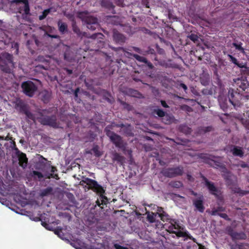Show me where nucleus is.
I'll list each match as a JSON object with an SVG mask.
<instances>
[{
    "label": "nucleus",
    "mask_w": 249,
    "mask_h": 249,
    "mask_svg": "<svg viewBox=\"0 0 249 249\" xmlns=\"http://www.w3.org/2000/svg\"><path fill=\"white\" fill-rule=\"evenodd\" d=\"M113 50L116 52H118L119 51H121L123 52L126 53L128 55L132 56L135 59H136L137 61L140 62H143L144 63V62H147V59L143 56H141L138 54L132 53H131L125 51V49L123 47H118V48H115L114 47L113 48Z\"/></svg>",
    "instance_id": "4468645a"
},
{
    "label": "nucleus",
    "mask_w": 249,
    "mask_h": 249,
    "mask_svg": "<svg viewBox=\"0 0 249 249\" xmlns=\"http://www.w3.org/2000/svg\"><path fill=\"white\" fill-rule=\"evenodd\" d=\"M133 50L135 51L136 52L141 54L142 55H143L144 53V49L142 50L140 48L137 47H132Z\"/></svg>",
    "instance_id": "864d4df0"
},
{
    "label": "nucleus",
    "mask_w": 249,
    "mask_h": 249,
    "mask_svg": "<svg viewBox=\"0 0 249 249\" xmlns=\"http://www.w3.org/2000/svg\"><path fill=\"white\" fill-rule=\"evenodd\" d=\"M144 53L143 55H147L148 54H154L155 53V51L154 49L151 48L150 47H148L146 50L144 49Z\"/></svg>",
    "instance_id": "de8ad7c7"
},
{
    "label": "nucleus",
    "mask_w": 249,
    "mask_h": 249,
    "mask_svg": "<svg viewBox=\"0 0 249 249\" xmlns=\"http://www.w3.org/2000/svg\"><path fill=\"white\" fill-rule=\"evenodd\" d=\"M161 105L162 106L165 108L169 107V106L167 104L166 102L164 100L160 101Z\"/></svg>",
    "instance_id": "052dcab7"
},
{
    "label": "nucleus",
    "mask_w": 249,
    "mask_h": 249,
    "mask_svg": "<svg viewBox=\"0 0 249 249\" xmlns=\"http://www.w3.org/2000/svg\"><path fill=\"white\" fill-rule=\"evenodd\" d=\"M228 56L230 59V61L232 63L237 66L238 67H241V65H242L243 63H240L237 61V59L235 57H233L232 55L231 54H228Z\"/></svg>",
    "instance_id": "58836bf2"
},
{
    "label": "nucleus",
    "mask_w": 249,
    "mask_h": 249,
    "mask_svg": "<svg viewBox=\"0 0 249 249\" xmlns=\"http://www.w3.org/2000/svg\"><path fill=\"white\" fill-rule=\"evenodd\" d=\"M121 104L124 106V107L125 108H126L127 110H130L131 109V106L125 103V102L124 101H121Z\"/></svg>",
    "instance_id": "6e6d98bb"
},
{
    "label": "nucleus",
    "mask_w": 249,
    "mask_h": 249,
    "mask_svg": "<svg viewBox=\"0 0 249 249\" xmlns=\"http://www.w3.org/2000/svg\"><path fill=\"white\" fill-rule=\"evenodd\" d=\"M100 4L102 7L107 9L109 10H112V13L115 14L114 10L115 6L110 1V0H100Z\"/></svg>",
    "instance_id": "412c9836"
},
{
    "label": "nucleus",
    "mask_w": 249,
    "mask_h": 249,
    "mask_svg": "<svg viewBox=\"0 0 249 249\" xmlns=\"http://www.w3.org/2000/svg\"><path fill=\"white\" fill-rule=\"evenodd\" d=\"M157 217H159V212L156 213H152L151 214H148L147 216V220L150 223L155 222Z\"/></svg>",
    "instance_id": "c85d7f7f"
},
{
    "label": "nucleus",
    "mask_w": 249,
    "mask_h": 249,
    "mask_svg": "<svg viewBox=\"0 0 249 249\" xmlns=\"http://www.w3.org/2000/svg\"><path fill=\"white\" fill-rule=\"evenodd\" d=\"M23 113L25 114L27 118L33 121L35 120V115L28 110V108H27Z\"/></svg>",
    "instance_id": "ea45409f"
},
{
    "label": "nucleus",
    "mask_w": 249,
    "mask_h": 249,
    "mask_svg": "<svg viewBox=\"0 0 249 249\" xmlns=\"http://www.w3.org/2000/svg\"><path fill=\"white\" fill-rule=\"evenodd\" d=\"M171 221L172 222L170 223L168 227L169 232L175 233L178 237H188L194 242L195 241V238L189 235L187 231H182L183 227L180 225L178 220L174 219Z\"/></svg>",
    "instance_id": "7ed1b4c3"
},
{
    "label": "nucleus",
    "mask_w": 249,
    "mask_h": 249,
    "mask_svg": "<svg viewBox=\"0 0 249 249\" xmlns=\"http://www.w3.org/2000/svg\"><path fill=\"white\" fill-rule=\"evenodd\" d=\"M112 156L113 161H117L118 163H119L121 165L124 164L125 160V158L123 156L116 152H114L112 154Z\"/></svg>",
    "instance_id": "5701e85b"
},
{
    "label": "nucleus",
    "mask_w": 249,
    "mask_h": 249,
    "mask_svg": "<svg viewBox=\"0 0 249 249\" xmlns=\"http://www.w3.org/2000/svg\"><path fill=\"white\" fill-rule=\"evenodd\" d=\"M171 185L176 188H179L182 186V183L179 181H173L171 182Z\"/></svg>",
    "instance_id": "a18cd8bd"
},
{
    "label": "nucleus",
    "mask_w": 249,
    "mask_h": 249,
    "mask_svg": "<svg viewBox=\"0 0 249 249\" xmlns=\"http://www.w3.org/2000/svg\"><path fill=\"white\" fill-rule=\"evenodd\" d=\"M54 233L60 237L61 234L62 233V229L61 227H58L56 229L53 230Z\"/></svg>",
    "instance_id": "3c124183"
},
{
    "label": "nucleus",
    "mask_w": 249,
    "mask_h": 249,
    "mask_svg": "<svg viewBox=\"0 0 249 249\" xmlns=\"http://www.w3.org/2000/svg\"><path fill=\"white\" fill-rule=\"evenodd\" d=\"M239 68H241V73L245 76V77H246V76H249V68L243 64Z\"/></svg>",
    "instance_id": "f704fd0d"
},
{
    "label": "nucleus",
    "mask_w": 249,
    "mask_h": 249,
    "mask_svg": "<svg viewBox=\"0 0 249 249\" xmlns=\"http://www.w3.org/2000/svg\"><path fill=\"white\" fill-rule=\"evenodd\" d=\"M200 157L204 160H208L206 162L209 164L211 166L215 168H218L222 167V164L221 162L213 160H210L206 155L201 156Z\"/></svg>",
    "instance_id": "4be33fe9"
},
{
    "label": "nucleus",
    "mask_w": 249,
    "mask_h": 249,
    "mask_svg": "<svg viewBox=\"0 0 249 249\" xmlns=\"http://www.w3.org/2000/svg\"><path fill=\"white\" fill-rule=\"evenodd\" d=\"M77 17L85 22L88 29L92 31L95 30L98 26L97 18L91 16L87 11L78 12Z\"/></svg>",
    "instance_id": "39448f33"
},
{
    "label": "nucleus",
    "mask_w": 249,
    "mask_h": 249,
    "mask_svg": "<svg viewBox=\"0 0 249 249\" xmlns=\"http://www.w3.org/2000/svg\"><path fill=\"white\" fill-rule=\"evenodd\" d=\"M15 104V108L20 112L23 113L28 108L27 105L23 100L20 99H17Z\"/></svg>",
    "instance_id": "f3484780"
},
{
    "label": "nucleus",
    "mask_w": 249,
    "mask_h": 249,
    "mask_svg": "<svg viewBox=\"0 0 249 249\" xmlns=\"http://www.w3.org/2000/svg\"><path fill=\"white\" fill-rule=\"evenodd\" d=\"M115 3L118 6L124 7V0H115Z\"/></svg>",
    "instance_id": "4d7b16f0"
},
{
    "label": "nucleus",
    "mask_w": 249,
    "mask_h": 249,
    "mask_svg": "<svg viewBox=\"0 0 249 249\" xmlns=\"http://www.w3.org/2000/svg\"><path fill=\"white\" fill-rule=\"evenodd\" d=\"M103 36H104L102 33H95V34H93V35H92L90 36V38L93 39L94 42H96V39L97 38H102ZM97 42H98L97 40Z\"/></svg>",
    "instance_id": "37998d69"
},
{
    "label": "nucleus",
    "mask_w": 249,
    "mask_h": 249,
    "mask_svg": "<svg viewBox=\"0 0 249 249\" xmlns=\"http://www.w3.org/2000/svg\"><path fill=\"white\" fill-rule=\"evenodd\" d=\"M14 68L13 55L8 53H2L0 55V69L4 72L10 73Z\"/></svg>",
    "instance_id": "20e7f679"
},
{
    "label": "nucleus",
    "mask_w": 249,
    "mask_h": 249,
    "mask_svg": "<svg viewBox=\"0 0 249 249\" xmlns=\"http://www.w3.org/2000/svg\"><path fill=\"white\" fill-rule=\"evenodd\" d=\"M153 113L157 114L159 117L163 118L165 116V112L161 109H155Z\"/></svg>",
    "instance_id": "4c0bfd02"
},
{
    "label": "nucleus",
    "mask_w": 249,
    "mask_h": 249,
    "mask_svg": "<svg viewBox=\"0 0 249 249\" xmlns=\"http://www.w3.org/2000/svg\"><path fill=\"white\" fill-rule=\"evenodd\" d=\"M231 151L234 156H238L242 158L244 156V152L242 148L240 147L234 146L233 148L231 150Z\"/></svg>",
    "instance_id": "b1692460"
},
{
    "label": "nucleus",
    "mask_w": 249,
    "mask_h": 249,
    "mask_svg": "<svg viewBox=\"0 0 249 249\" xmlns=\"http://www.w3.org/2000/svg\"><path fill=\"white\" fill-rule=\"evenodd\" d=\"M64 59L69 62H71L73 59L72 57L70 56V52L69 51H66L64 53Z\"/></svg>",
    "instance_id": "8fccbe9b"
},
{
    "label": "nucleus",
    "mask_w": 249,
    "mask_h": 249,
    "mask_svg": "<svg viewBox=\"0 0 249 249\" xmlns=\"http://www.w3.org/2000/svg\"><path fill=\"white\" fill-rule=\"evenodd\" d=\"M142 4L146 8L149 7V2L148 1V0H142Z\"/></svg>",
    "instance_id": "bf43d9fd"
},
{
    "label": "nucleus",
    "mask_w": 249,
    "mask_h": 249,
    "mask_svg": "<svg viewBox=\"0 0 249 249\" xmlns=\"http://www.w3.org/2000/svg\"><path fill=\"white\" fill-rule=\"evenodd\" d=\"M107 20L114 25H118L119 23V18L117 16H108Z\"/></svg>",
    "instance_id": "2f4dec72"
},
{
    "label": "nucleus",
    "mask_w": 249,
    "mask_h": 249,
    "mask_svg": "<svg viewBox=\"0 0 249 249\" xmlns=\"http://www.w3.org/2000/svg\"><path fill=\"white\" fill-rule=\"evenodd\" d=\"M160 173L164 177L173 178L183 175V168L181 166L163 169Z\"/></svg>",
    "instance_id": "1a4fd4ad"
},
{
    "label": "nucleus",
    "mask_w": 249,
    "mask_h": 249,
    "mask_svg": "<svg viewBox=\"0 0 249 249\" xmlns=\"http://www.w3.org/2000/svg\"><path fill=\"white\" fill-rule=\"evenodd\" d=\"M187 179H188V180L191 181H193L194 179V178L192 177V176L189 174H188L187 175Z\"/></svg>",
    "instance_id": "774afa93"
},
{
    "label": "nucleus",
    "mask_w": 249,
    "mask_h": 249,
    "mask_svg": "<svg viewBox=\"0 0 249 249\" xmlns=\"http://www.w3.org/2000/svg\"><path fill=\"white\" fill-rule=\"evenodd\" d=\"M218 216H219L221 218H223V219H224L225 220H226L227 221H231V219L230 218H229L228 215L225 213H220L218 214Z\"/></svg>",
    "instance_id": "603ef678"
},
{
    "label": "nucleus",
    "mask_w": 249,
    "mask_h": 249,
    "mask_svg": "<svg viewBox=\"0 0 249 249\" xmlns=\"http://www.w3.org/2000/svg\"><path fill=\"white\" fill-rule=\"evenodd\" d=\"M58 29L60 33L63 34L68 30V25L66 23L62 22L60 20L58 21Z\"/></svg>",
    "instance_id": "bb28decb"
},
{
    "label": "nucleus",
    "mask_w": 249,
    "mask_h": 249,
    "mask_svg": "<svg viewBox=\"0 0 249 249\" xmlns=\"http://www.w3.org/2000/svg\"><path fill=\"white\" fill-rule=\"evenodd\" d=\"M226 232L229 235L233 240H244L247 238L246 234L243 232H236L234 231L232 227L229 226L226 229Z\"/></svg>",
    "instance_id": "9b49d317"
},
{
    "label": "nucleus",
    "mask_w": 249,
    "mask_h": 249,
    "mask_svg": "<svg viewBox=\"0 0 249 249\" xmlns=\"http://www.w3.org/2000/svg\"><path fill=\"white\" fill-rule=\"evenodd\" d=\"M203 196H201L196 199L193 200V204L197 210L202 213L205 210V207L203 204Z\"/></svg>",
    "instance_id": "2eb2a0df"
},
{
    "label": "nucleus",
    "mask_w": 249,
    "mask_h": 249,
    "mask_svg": "<svg viewBox=\"0 0 249 249\" xmlns=\"http://www.w3.org/2000/svg\"><path fill=\"white\" fill-rule=\"evenodd\" d=\"M129 93L131 96L133 97H139V95H140V93L138 90L133 89H130L129 90Z\"/></svg>",
    "instance_id": "49530a36"
},
{
    "label": "nucleus",
    "mask_w": 249,
    "mask_h": 249,
    "mask_svg": "<svg viewBox=\"0 0 249 249\" xmlns=\"http://www.w3.org/2000/svg\"><path fill=\"white\" fill-rule=\"evenodd\" d=\"M111 126L108 125L105 127L104 130L106 135L109 138L110 142L117 148L121 149L124 154L131 156L132 155V150L127 147V142L123 140L121 136L111 131Z\"/></svg>",
    "instance_id": "f257e3e1"
},
{
    "label": "nucleus",
    "mask_w": 249,
    "mask_h": 249,
    "mask_svg": "<svg viewBox=\"0 0 249 249\" xmlns=\"http://www.w3.org/2000/svg\"><path fill=\"white\" fill-rule=\"evenodd\" d=\"M247 117L242 120L243 125L248 129H249V111L246 112Z\"/></svg>",
    "instance_id": "c9c22d12"
},
{
    "label": "nucleus",
    "mask_w": 249,
    "mask_h": 249,
    "mask_svg": "<svg viewBox=\"0 0 249 249\" xmlns=\"http://www.w3.org/2000/svg\"><path fill=\"white\" fill-rule=\"evenodd\" d=\"M147 65L150 69H152L154 68L153 65L149 61L147 60V62H144Z\"/></svg>",
    "instance_id": "680f3d73"
},
{
    "label": "nucleus",
    "mask_w": 249,
    "mask_h": 249,
    "mask_svg": "<svg viewBox=\"0 0 249 249\" xmlns=\"http://www.w3.org/2000/svg\"><path fill=\"white\" fill-rule=\"evenodd\" d=\"M181 109L182 110H186L188 112H190L191 110H192V108L186 105H183L181 106Z\"/></svg>",
    "instance_id": "5fc2aeb1"
},
{
    "label": "nucleus",
    "mask_w": 249,
    "mask_h": 249,
    "mask_svg": "<svg viewBox=\"0 0 249 249\" xmlns=\"http://www.w3.org/2000/svg\"><path fill=\"white\" fill-rule=\"evenodd\" d=\"M12 3L23 4V6H19L18 7V12L21 14L22 18L23 19L26 18L27 15H30V9L28 0H13Z\"/></svg>",
    "instance_id": "9d476101"
},
{
    "label": "nucleus",
    "mask_w": 249,
    "mask_h": 249,
    "mask_svg": "<svg viewBox=\"0 0 249 249\" xmlns=\"http://www.w3.org/2000/svg\"><path fill=\"white\" fill-rule=\"evenodd\" d=\"M220 107L224 111H225V110L228 108V106L224 103L223 104H221Z\"/></svg>",
    "instance_id": "69168bd1"
},
{
    "label": "nucleus",
    "mask_w": 249,
    "mask_h": 249,
    "mask_svg": "<svg viewBox=\"0 0 249 249\" xmlns=\"http://www.w3.org/2000/svg\"><path fill=\"white\" fill-rule=\"evenodd\" d=\"M173 116L169 115V114H165V116H164L162 118V122L164 123L165 124H170L172 123L173 120Z\"/></svg>",
    "instance_id": "c756f323"
},
{
    "label": "nucleus",
    "mask_w": 249,
    "mask_h": 249,
    "mask_svg": "<svg viewBox=\"0 0 249 249\" xmlns=\"http://www.w3.org/2000/svg\"><path fill=\"white\" fill-rule=\"evenodd\" d=\"M242 43L239 42V43H236V42H233L232 43V45L235 47V49L240 51L241 53H244L245 50L242 47Z\"/></svg>",
    "instance_id": "72a5a7b5"
},
{
    "label": "nucleus",
    "mask_w": 249,
    "mask_h": 249,
    "mask_svg": "<svg viewBox=\"0 0 249 249\" xmlns=\"http://www.w3.org/2000/svg\"><path fill=\"white\" fill-rule=\"evenodd\" d=\"M179 130L181 132L186 134H190L191 132V128L186 125H181L179 126Z\"/></svg>",
    "instance_id": "473e14b6"
},
{
    "label": "nucleus",
    "mask_w": 249,
    "mask_h": 249,
    "mask_svg": "<svg viewBox=\"0 0 249 249\" xmlns=\"http://www.w3.org/2000/svg\"><path fill=\"white\" fill-rule=\"evenodd\" d=\"M79 92V88L76 89L74 91V95L75 98H77L78 97V93Z\"/></svg>",
    "instance_id": "338daca9"
},
{
    "label": "nucleus",
    "mask_w": 249,
    "mask_h": 249,
    "mask_svg": "<svg viewBox=\"0 0 249 249\" xmlns=\"http://www.w3.org/2000/svg\"><path fill=\"white\" fill-rule=\"evenodd\" d=\"M201 83L204 85V86H207L209 84V80H205L204 79H201Z\"/></svg>",
    "instance_id": "e2e57ef3"
},
{
    "label": "nucleus",
    "mask_w": 249,
    "mask_h": 249,
    "mask_svg": "<svg viewBox=\"0 0 249 249\" xmlns=\"http://www.w3.org/2000/svg\"><path fill=\"white\" fill-rule=\"evenodd\" d=\"M236 83L239 88L243 91H245L249 88V82L246 79V77L242 76L241 78L237 80Z\"/></svg>",
    "instance_id": "6ab92c4d"
},
{
    "label": "nucleus",
    "mask_w": 249,
    "mask_h": 249,
    "mask_svg": "<svg viewBox=\"0 0 249 249\" xmlns=\"http://www.w3.org/2000/svg\"><path fill=\"white\" fill-rule=\"evenodd\" d=\"M47 36L52 38H59V36H58V35H50V34H47Z\"/></svg>",
    "instance_id": "0e129e2a"
},
{
    "label": "nucleus",
    "mask_w": 249,
    "mask_h": 249,
    "mask_svg": "<svg viewBox=\"0 0 249 249\" xmlns=\"http://www.w3.org/2000/svg\"><path fill=\"white\" fill-rule=\"evenodd\" d=\"M188 37L194 43L198 41V36L196 34H191L188 36Z\"/></svg>",
    "instance_id": "c03bdc74"
},
{
    "label": "nucleus",
    "mask_w": 249,
    "mask_h": 249,
    "mask_svg": "<svg viewBox=\"0 0 249 249\" xmlns=\"http://www.w3.org/2000/svg\"><path fill=\"white\" fill-rule=\"evenodd\" d=\"M51 94L47 90H44L41 93V99L44 103H48L50 99Z\"/></svg>",
    "instance_id": "a878e982"
},
{
    "label": "nucleus",
    "mask_w": 249,
    "mask_h": 249,
    "mask_svg": "<svg viewBox=\"0 0 249 249\" xmlns=\"http://www.w3.org/2000/svg\"><path fill=\"white\" fill-rule=\"evenodd\" d=\"M81 184L85 183L88 185V189L92 190L93 192H95L97 194L99 195V199H98L96 203L99 206L101 205H106L107 203V198L105 196V190L98 182L92 179L86 178L85 179L81 181Z\"/></svg>",
    "instance_id": "f03ea898"
},
{
    "label": "nucleus",
    "mask_w": 249,
    "mask_h": 249,
    "mask_svg": "<svg viewBox=\"0 0 249 249\" xmlns=\"http://www.w3.org/2000/svg\"><path fill=\"white\" fill-rule=\"evenodd\" d=\"M225 211V208L219 206L216 208L213 209L211 212V214L212 215H218V214L220 213H219V212H224Z\"/></svg>",
    "instance_id": "7c9ffc66"
},
{
    "label": "nucleus",
    "mask_w": 249,
    "mask_h": 249,
    "mask_svg": "<svg viewBox=\"0 0 249 249\" xmlns=\"http://www.w3.org/2000/svg\"><path fill=\"white\" fill-rule=\"evenodd\" d=\"M213 127L212 126H208L206 127H202L199 129L200 133H207L212 131Z\"/></svg>",
    "instance_id": "a19ab883"
},
{
    "label": "nucleus",
    "mask_w": 249,
    "mask_h": 249,
    "mask_svg": "<svg viewBox=\"0 0 249 249\" xmlns=\"http://www.w3.org/2000/svg\"><path fill=\"white\" fill-rule=\"evenodd\" d=\"M32 176L37 177L38 178H41L43 177L42 174L37 171H33L32 173Z\"/></svg>",
    "instance_id": "09e8293b"
},
{
    "label": "nucleus",
    "mask_w": 249,
    "mask_h": 249,
    "mask_svg": "<svg viewBox=\"0 0 249 249\" xmlns=\"http://www.w3.org/2000/svg\"><path fill=\"white\" fill-rule=\"evenodd\" d=\"M14 149L15 150L16 155L18 158L19 164L21 167L24 168L27 166L28 162V159L26 157V155L18 150L16 147L15 142H14Z\"/></svg>",
    "instance_id": "f8f14e48"
},
{
    "label": "nucleus",
    "mask_w": 249,
    "mask_h": 249,
    "mask_svg": "<svg viewBox=\"0 0 249 249\" xmlns=\"http://www.w3.org/2000/svg\"><path fill=\"white\" fill-rule=\"evenodd\" d=\"M51 12V9L50 8H49V9H45L44 10L43 12H42V14L41 15H40L38 17L39 18V19L40 20H42L43 19H44V18H46V17L47 16V15Z\"/></svg>",
    "instance_id": "e433bc0d"
},
{
    "label": "nucleus",
    "mask_w": 249,
    "mask_h": 249,
    "mask_svg": "<svg viewBox=\"0 0 249 249\" xmlns=\"http://www.w3.org/2000/svg\"><path fill=\"white\" fill-rule=\"evenodd\" d=\"M114 246L115 249H128L126 247L122 246L117 244H114Z\"/></svg>",
    "instance_id": "13d9d810"
},
{
    "label": "nucleus",
    "mask_w": 249,
    "mask_h": 249,
    "mask_svg": "<svg viewBox=\"0 0 249 249\" xmlns=\"http://www.w3.org/2000/svg\"><path fill=\"white\" fill-rule=\"evenodd\" d=\"M53 189L51 187H48L44 189L41 190L40 193V196L42 197L48 196L53 194Z\"/></svg>",
    "instance_id": "cd10ccee"
},
{
    "label": "nucleus",
    "mask_w": 249,
    "mask_h": 249,
    "mask_svg": "<svg viewBox=\"0 0 249 249\" xmlns=\"http://www.w3.org/2000/svg\"><path fill=\"white\" fill-rule=\"evenodd\" d=\"M72 28L73 32L77 34L78 36H86L87 34L85 32L82 33L79 28L76 25L75 21H73L72 23Z\"/></svg>",
    "instance_id": "393cba45"
},
{
    "label": "nucleus",
    "mask_w": 249,
    "mask_h": 249,
    "mask_svg": "<svg viewBox=\"0 0 249 249\" xmlns=\"http://www.w3.org/2000/svg\"><path fill=\"white\" fill-rule=\"evenodd\" d=\"M239 96V94L237 92H235L233 89H230L229 90L228 98L231 103L235 106L238 102L236 96Z\"/></svg>",
    "instance_id": "a211bd4d"
},
{
    "label": "nucleus",
    "mask_w": 249,
    "mask_h": 249,
    "mask_svg": "<svg viewBox=\"0 0 249 249\" xmlns=\"http://www.w3.org/2000/svg\"><path fill=\"white\" fill-rule=\"evenodd\" d=\"M127 30L125 31V32L129 35H133V34H135V33L139 32V31H141V32L146 33L149 32V30L147 29L146 28H145L144 27L133 28L131 26H128V27H127Z\"/></svg>",
    "instance_id": "aec40b11"
},
{
    "label": "nucleus",
    "mask_w": 249,
    "mask_h": 249,
    "mask_svg": "<svg viewBox=\"0 0 249 249\" xmlns=\"http://www.w3.org/2000/svg\"><path fill=\"white\" fill-rule=\"evenodd\" d=\"M201 178L205 181L206 186L207 187L210 193L213 195L220 202L224 201L222 193L220 189L217 188L214 184V183L211 182L204 176L202 175Z\"/></svg>",
    "instance_id": "423d86ee"
},
{
    "label": "nucleus",
    "mask_w": 249,
    "mask_h": 249,
    "mask_svg": "<svg viewBox=\"0 0 249 249\" xmlns=\"http://www.w3.org/2000/svg\"><path fill=\"white\" fill-rule=\"evenodd\" d=\"M40 117H38V122L43 125H48L54 128L59 127V124L57 121L56 116L54 115L45 116L40 113Z\"/></svg>",
    "instance_id": "0eeeda50"
},
{
    "label": "nucleus",
    "mask_w": 249,
    "mask_h": 249,
    "mask_svg": "<svg viewBox=\"0 0 249 249\" xmlns=\"http://www.w3.org/2000/svg\"><path fill=\"white\" fill-rule=\"evenodd\" d=\"M112 37L113 41L116 44L120 45H123L126 40V37L124 35L115 29L113 30Z\"/></svg>",
    "instance_id": "ddd939ff"
},
{
    "label": "nucleus",
    "mask_w": 249,
    "mask_h": 249,
    "mask_svg": "<svg viewBox=\"0 0 249 249\" xmlns=\"http://www.w3.org/2000/svg\"><path fill=\"white\" fill-rule=\"evenodd\" d=\"M94 155L97 157H99L102 155V153L99 150L98 146L96 145L93 147L92 149Z\"/></svg>",
    "instance_id": "79ce46f5"
},
{
    "label": "nucleus",
    "mask_w": 249,
    "mask_h": 249,
    "mask_svg": "<svg viewBox=\"0 0 249 249\" xmlns=\"http://www.w3.org/2000/svg\"><path fill=\"white\" fill-rule=\"evenodd\" d=\"M158 211L159 212V217L163 222H166L170 224L172 222L171 220L174 219L171 218L170 215L163 211L162 208H159Z\"/></svg>",
    "instance_id": "dca6fc26"
},
{
    "label": "nucleus",
    "mask_w": 249,
    "mask_h": 249,
    "mask_svg": "<svg viewBox=\"0 0 249 249\" xmlns=\"http://www.w3.org/2000/svg\"><path fill=\"white\" fill-rule=\"evenodd\" d=\"M21 87L23 93L29 97H33L38 89L37 85L30 80L23 82Z\"/></svg>",
    "instance_id": "6e6552de"
}]
</instances>
